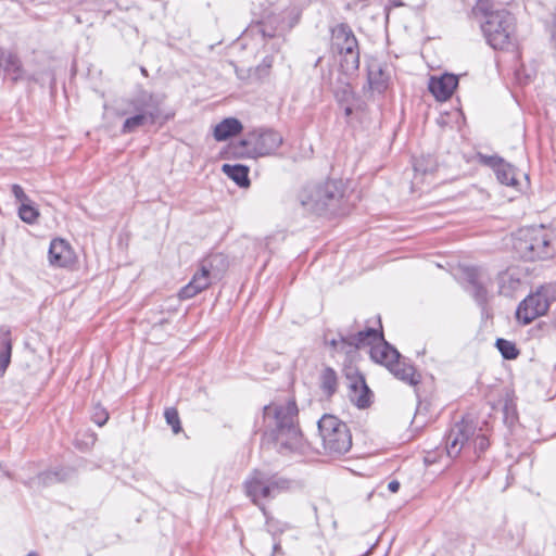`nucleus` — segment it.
Listing matches in <instances>:
<instances>
[{"mask_svg":"<svg viewBox=\"0 0 556 556\" xmlns=\"http://www.w3.org/2000/svg\"><path fill=\"white\" fill-rule=\"evenodd\" d=\"M298 406L294 400L271 403L264 407V419L271 428L269 437L280 452L294 451L301 445L302 434L296 424Z\"/></svg>","mask_w":556,"mask_h":556,"instance_id":"1","label":"nucleus"},{"mask_svg":"<svg viewBox=\"0 0 556 556\" xmlns=\"http://www.w3.org/2000/svg\"><path fill=\"white\" fill-rule=\"evenodd\" d=\"M289 488V480L262 469L253 470L244 481L247 496L261 508L264 515H266V508L262 501L273 500Z\"/></svg>","mask_w":556,"mask_h":556,"instance_id":"2","label":"nucleus"},{"mask_svg":"<svg viewBox=\"0 0 556 556\" xmlns=\"http://www.w3.org/2000/svg\"><path fill=\"white\" fill-rule=\"evenodd\" d=\"M318 435L324 452L329 456H341L352 447V434L345 422L333 415H324L318 421Z\"/></svg>","mask_w":556,"mask_h":556,"instance_id":"3","label":"nucleus"},{"mask_svg":"<svg viewBox=\"0 0 556 556\" xmlns=\"http://www.w3.org/2000/svg\"><path fill=\"white\" fill-rule=\"evenodd\" d=\"M163 101V94L146 90L138 92L129 102L134 115L125 119L122 132L130 134L146 125H153L160 116V108Z\"/></svg>","mask_w":556,"mask_h":556,"instance_id":"4","label":"nucleus"},{"mask_svg":"<svg viewBox=\"0 0 556 556\" xmlns=\"http://www.w3.org/2000/svg\"><path fill=\"white\" fill-rule=\"evenodd\" d=\"M341 181L328 180L323 184L306 187L301 195V204L311 212L321 213L334 207L342 198Z\"/></svg>","mask_w":556,"mask_h":556,"instance_id":"5","label":"nucleus"},{"mask_svg":"<svg viewBox=\"0 0 556 556\" xmlns=\"http://www.w3.org/2000/svg\"><path fill=\"white\" fill-rule=\"evenodd\" d=\"M483 35L493 49L505 50L513 46L515 18L507 11L492 12L482 25Z\"/></svg>","mask_w":556,"mask_h":556,"instance_id":"6","label":"nucleus"},{"mask_svg":"<svg viewBox=\"0 0 556 556\" xmlns=\"http://www.w3.org/2000/svg\"><path fill=\"white\" fill-rule=\"evenodd\" d=\"M549 243L551 236L541 226L520 230L515 239L514 248L522 258L534 261L552 255Z\"/></svg>","mask_w":556,"mask_h":556,"instance_id":"7","label":"nucleus"},{"mask_svg":"<svg viewBox=\"0 0 556 556\" xmlns=\"http://www.w3.org/2000/svg\"><path fill=\"white\" fill-rule=\"evenodd\" d=\"M371 358L383 364L400 380L416 386L419 382V376L416 375L415 368L401 361L400 353L383 339L380 343L370 348Z\"/></svg>","mask_w":556,"mask_h":556,"instance_id":"8","label":"nucleus"},{"mask_svg":"<svg viewBox=\"0 0 556 556\" xmlns=\"http://www.w3.org/2000/svg\"><path fill=\"white\" fill-rule=\"evenodd\" d=\"M282 136L273 129L260 128L250 131L244 139H242L238 148L244 149L239 152L240 155L250 157H263L274 154L282 144Z\"/></svg>","mask_w":556,"mask_h":556,"instance_id":"9","label":"nucleus"},{"mask_svg":"<svg viewBox=\"0 0 556 556\" xmlns=\"http://www.w3.org/2000/svg\"><path fill=\"white\" fill-rule=\"evenodd\" d=\"M333 48L341 55L340 66L345 74H352L359 66L358 42L351 27L339 24L332 29Z\"/></svg>","mask_w":556,"mask_h":556,"instance_id":"10","label":"nucleus"},{"mask_svg":"<svg viewBox=\"0 0 556 556\" xmlns=\"http://www.w3.org/2000/svg\"><path fill=\"white\" fill-rule=\"evenodd\" d=\"M219 261H223L222 255H213L204 260L191 281L179 291V299H191L207 289L212 282V278L218 277L227 266V264H215Z\"/></svg>","mask_w":556,"mask_h":556,"instance_id":"11","label":"nucleus"},{"mask_svg":"<svg viewBox=\"0 0 556 556\" xmlns=\"http://www.w3.org/2000/svg\"><path fill=\"white\" fill-rule=\"evenodd\" d=\"M382 341V333L374 328H366L355 336H341L336 339H326L331 346L333 355H344L348 359H353L356 351L363 346L371 348Z\"/></svg>","mask_w":556,"mask_h":556,"instance_id":"12","label":"nucleus"},{"mask_svg":"<svg viewBox=\"0 0 556 556\" xmlns=\"http://www.w3.org/2000/svg\"><path fill=\"white\" fill-rule=\"evenodd\" d=\"M549 307L546 295L536 292L527 296L518 306L516 316L523 325L532 323L535 318L544 315Z\"/></svg>","mask_w":556,"mask_h":556,"instance_id":"13","label":"nucleus"},{"mask_svg":"<svg viewBox=\"0 0 556 556\" xmlns=\"http://www.w3.org/2000/svg\"><path fill=\"white\" fill-rule=\"evenodd\" d=\"M475 432L476 428L473 425L465 420L457 422L446 438L447 455L451 458H455L465 446L470 447V438L473 437Z\"/></svg>","mask_w":556,"mask_h":556,"instance_id":"14","label":"nucleus"},{"mask_svg":"<svg viewBox=\"0 0 556 556\" xmlns=\"http://www.w3.org/2000/svg\"><path fill=\"white\" fill-rule=\"evenodd\" d=\"M75 262V253L63 239H53L49 248V263L51 266L65 268Z\"/></svg>","mask_w":556,"mask_h":556,"instance_id":"15","label":"nucleus"},{"mask_svg":"<svg viewBox=\"0 0 556 556\" xmlns=\"http://www.w3.org/2000/svg\"><path fill=\"white\" fill-rule=\"evenodd\" d=\"M483 162L493 168L497 180L506 186L518 185L515 167L498 156H484Z\"/></svg>","mask_w":556,"mask_h":556,"instance_id":"16","label":"nucleus"},{"mask_svg":"<svg viewBox=\"0 0 556 556\" xmlns=\"http://www.w3.org/2000/svg\"><path fill=\"white\" fill-rule=\"evenodd\" d=\"M458 85L455 75L444 74L439 78L432 77L429 81V90L439 101L447 100Z\"/></svg>","mask_w":556,"mask_h":556,"instance_id":"17","label":"nucleus"},{"mask_svg":"<svg viewBox=\"0 0 556 556\" xmlns=\"http://www.w3.org/2000/svg\"><path fill=\"white\" fill-rule=\"evenodd\" d=\"M390 75L382 64L372 61L368 65V81L370 88L377 92H383L389 84Z\"/></svg>","mask_w":556,"mask_h":556,"instance_id":"18","label":"nucleus"},{"mask_svg":"<svg viewBox=\"0 0 556 556\" xmlns=\"http://www.w3.org/2000/svg\"><path fill=\"white\" fill-rule=\"evenodd\" d=\"M12 355V332L7 326L0 328V377H3Z\"/></svg>","mask_w":556,"mask_h":556,"instance_id":"19","label":"nucleus"},{"mask_svg":"<svg viewBox=\"0 0 556 556\" xmlns=\"http://www.w3.org/2000/svg\"><path fill=\"white\" fill-rule=\"evenodd\" d=\"M243 129L241 122L235 117H227L214 127L213 136L216 141H225L240 134Z\"/></svg>","mask_w":556,"mask_h":556,"instance_id":"20","label":"nucleus"},{"mask_svg":"<svg viewBox=\"0 0 556 556\" xmlns=\"http://www.w3.org/2000/svg\"><path fill=\"white\" fill-rule=\"evenodd\" d=\"M467 278L476 289V296L479 300H483L486 294L488 283L490 282L489 275L481 268H470L467 271Z\"/></svg>","mask_w":556,"mask_h":556,"instance_id":"21","label":"nucleus"},{"mask_svg":"<svg viewBox=\"0 0 556 556\" xmlns=\"http://www.w3.org/2000/svg\"><path fill=\"white\" fill-rule=\"evenodd\" d=\"M223 173L232 179L240 187H248L250 180L248 177L249 168L241 164H224L222 166Z\"/></svg>","mask_w":556,"mask_h":556,"instance_id":"22","label":"nucleus"},{"mask_svg":"<svg viewBox=\"0 0 556 556\" xmlns=\"http://www.w3.org/2000/svg\"><path fill=\"white\" fill-rule=\"evenodd\" d=\"M498 292L503 295L510 296L519 287L520 280L516 277L514 270L508 269L497 276Z\"/></svg>","mask_w":556,"mask_h":556,"instance_id":"23","label":"nucleus"},{"mask_svg":"<svg viewBox=\"0 0 556 556\" xmlns=\"http://www.w3.org/2000/svg\"><path fill=\"white\" fill-rule=\"evenodd\" d=\"M320 389L327 397L332 396L338 389V376L332 368H325L319 377Z\"/></svg>","mask_w":556,"mask_h":556,"instance_id":"24","label":"nucleus"},{"mask_svg":"<svg viewBox=\"0 0 556 556\" xmlns=\"http://www.w3.org/2000/svg\"><path fill=\"white\" fill-rule=\"evenodd\" d=\"M0 67H3L7 72L14 74L15 79L21 74V62L12 52L0 51Z\"/></svg>","mask_w":556,"mask_h":556,"instance_id":"25","label":"nucleus"},{"mask_svg":"<svg viewBox=\"0 0 556 556\" xmlns=\"http://www.w3.org/2000/svg\"><path fill=\"white\" fill-rule=\"evenodd\" d=\"M496 348L506 359H514L518 356V350L515 344L508 340L497 339Z\"/></svg>","mask_w":556,"mask_h":556,"instance_id":"26","label":"nucleus"},{"mask_svg":"<svg viewBox=\"0 0 556 556\" xmlns=\"http://www.w3.org/2000/svg\"><path fill=\"white\" fill-rule=\"evenodd\" d=\"M18 215L23 222L27 224H33L38 218L39 213L35 207H33L30 204L26 202L21 204L18 208Z\"/></svg>","mask_w":556,"mask_h":556,"instance_id":"27","label":"nucleus"},{"mask_svg":"<svg viewBox=\"0 0 556 556\" xmlns=\"http://www.w3.org/2000/svg\"><path fill=\"white\" fill-rule=\"evenodd\" d=\"M166 422L172 427L174 433H179L181 430L180 419L178 412L174 407L166 408L164 413Z\"/></svg>","mask_w":556,"mask_h":556,"instance_id":"28","label":"nucleus"},{"mask_svg":"<svg viewBox=\"0 0 556 556\" xmlns=\"http://www.w3.org/2000/svg\"><path fill=\"white\" fill-rule=\"evenodd\" d=\"M472 446L475 453H482L489 446V439L482 433H476L470 438V447Z\"/></svg>","mask_w":556,"mask_h":556,"instance_id":"29","label":"nucleus"},{"mask_svg":"<svg viewBox=\"0 0 556 556\" xmlns=\"http://www.w3.org/2000/svg\"><path fill=\"white\" fill-rule=\"evenodd\" d=\"M264 516L266 517L267 529L274 535L283 532L285 529L287 528L286 523H281L280 521L274 519L273 517H269L267 514Z\"/></svg>","mask_w":556,"mask_h":556,"instance_id":"30","label":"nucleus"},{"mask_svg":"<svg viewBox=\"0 0 556 556\" xmlns=\"http://www.w3.org/2000/svg\"><path fill=\"white\" fill-rule=\"evenodd\" d=\"M254 35L261 36L262 39L275 38L276 33L274 30H267L264 24H258L250 30Z\"/></svg>","mask_w":556,"mask_h":556,"instance_id":"31","label":"nucleus"},{"mask_svg":"<svg viewBox=\"0 0 556 556\" xmlns=\"http://www.w3.org/2000/svg\"><path fill=\"white\" fill-rule=\"evenodd\" d=\"M12 192H13L14 197L16 198V200L18 202H21V204L28 202V198L25 194V192H24V190H23V188L21 186L13 185L12 186Z\"/></svg>","mask_w":556,"mask_h":556,"instance_id":"32","label":"nucleus"},{"mask_svg":"<svg viewBox=\"0 0 556 556\" xmlns=\"http://www.w3.org/2000/svg\"><path fill=\"white\" fill-rule=\"evenodd\" d=\"M108 419H109V415L104 409L99 408L96 410V413L93 415V421L97 425H99L101 427L108 421Z\"/></svg>","mask_w":556,"mask_h":556,"instance_id":"33","label":"nucleus"},{"mask_svg":"<svg viewBox=\"0 0 556 556\" xmlns=\"http://www.w3.org/2000/svg\"><path fill=\"white\" fill-rule=\"evenodd\" d=\"M368 402H369V401H368L367 395H366V394H364V395H361V396L357 399L356 404H357V406H358V407L364 408V407H366V406L368 405Z\"/></svg>","mask_w":556,"mask_h":556,"instance_id":"34","label":"nucleus"},{"mask_svg":"<svg viewBox=\"0 0 556 556\" xmlns=\"http://www.w3.org/2000/svg\"><path fill=\"white\" fill-rule=\"evenodd\" d=\"M388 489L392 493H396L400 489V482L396 480L390 481L388 484Z\"/></svg>","mask_w":556,"mask_h":556,"instance_id":"35","label":"nucleus"},{"mask_svg":"<svg viewBox=\"0 0 556 556\" xmlns=\"http://www.w3.org/2000/svg\"><path fill=\"white\" fill-rule=\"evenodd\" d=\"M358 382L362 384V388H363V389L365 390V392L367 393V391H368V390H367V387L365 386L364 380H363L362 378H359V379H357L356 381H354V382L351 384V387H352V388H354V389H356V384H357Z\"/></svg>","mask_w":556,"mask_h":556,"instance_id":"36","label":"nucleus"},{"mask_svg":"<svg viewBox=\"0 0 556 556\" xmlns=\"http://www.w3.org/2000/svg\"><path fill=\"white\" fill-rule=\"evenodd\" d=\"M271 63H273V59L270 56H266L264 60H263V66L269 68L271 66Z\"/></svg>","mask_w":556,"mask_h":556,"instance_id":"37","label":"nucleus"},{"mask_svg":"<svg viewBox=\"0 0 556 556\" xmlns=\"http://www.w3.org/2000/svg\"><path fill=\"white\" fill-rule=\"evenodd\" d=\"M351 112H352V110L350 108H346V110H345L346 115H350Z\"/></svg>","mask_w":556,"mask_h":556,"instance_id":"38","label":"nucleus"},{"mask_svg":"<svg viewBox=\"0 0 556 556\" xmlns=\"http://www.w3.org/2000/svg\"><path fill=\"white\" fill-rule=\"evenodd\" d=\"M279 549V545L278 544H275L274 545V551L277 552Z\"/></svg>","mask_w":556,"mask_h":556,"instance_id":"39","label":"nucleus"},{"mask_svg":"<svg viewBox=\"0 0 556 556\" xmlns=\"http://www.w3.org/2000/svg\"><path fill=\"white\" fill-rule=\"evenodd\" d=\"M553 39H554V45H555V48H556V33L554 34Z\"/></svg>","mask_w":556,"mask_h":556,"instance_id":"40","label":"nucleus"},{"mask_svg":"<svg viewBox=\"0 0 556 556\" xmlns=\"http://www.w3.org/2000/svg\"><path fill=\"white\" fill-rule=\"evenodd\" d=\"M27 556H38L36 553H29Z\"/></svg>","mask_w":556,"mask_h":556,"instance_id":"41","label":"nucleus"}]
</instances>
